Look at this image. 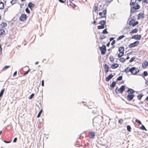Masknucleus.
<instances>
[{"mask_svg":"<svg viewBox=\"0 0 148 148\" xmlns=\"http://www.w3.org/2000/svg\"><path fill=\"white\" fill-rule=\"evenodd\" d=\"M38 62H36L35 63V64L37 65V64H38Z\"/></svg>","mask_w":148,"mask_h":148,"instance_id":"57","label":"nucleus"},{"mask_svg":"<svg viewBox=\"0 0 148 148\" xmlns=\"http://www.w3.org/2000/svg\"><path fill=\"white\" fill-rule=\"evenodd\" d=\"M139 43V42L138 41H136L133 43L130 44L129 45V47L132 48L135 47L138 45Z\"/></svg>","mask_w":148,"mask_h":148,"instance_id":"5","label":"nucleus"},{"mask_svg":"<svg viewBox=\"0 0 148 148\" xmlns=\"http://www.w3.org/2000/svg\"><path fill=\"white\" fill-rule=\"evenodd\" d=\"M136 0H131L130 3V5H133L136 3Z\"/></svg>","mask_w":148,"mask_h":148,"instance_id":"23","label":"nucleus"},{"mask_svg":"<svg viewBox=\"0 0 148 148\" xmlns=\"http://www.w3.org/2000/svg\"><path fill=\"white\" fill-rule=\"evenodd\" d=\"M109 59H110V61H111L112 62L114 60V57L112 56H110Z\"/></svg>","mask_w":148,"mask_h":148,"instance_id":"30","label":"nucleus"},{"mask_svg":"<svg viewBox=\"0 0 148 148\" xmlns=\"http://www.w3.org/2000/svg\"><path fill=\"white\" fill-rule=\"evenodd\" d=\"M34 4L31 2L29 3L28 4V7L31 9L32 8L34 7Z\"/></svg>","mask_w":148,"mask_h":148,"instance_id":"17","label":"nucleus"},{"mask_svg":"<svg viewBox=\"0 0 148 148\" xmlns=\"http://www.w3.org/2000/svg\"><path fill=\"white\" fill-rule=\"evenodd\" d=\"M141 129L142 130H147L146 128L145 127V126L143 125H142L141 127Z\"/></svg>","mask_w":148,"mask_h":148,"instance_id":"45","label":"nucleus"},{"mask_svg":"<svg viewBox=\"0 0 148 148\" xmlns=\"http://www.w3.org/2000/svg\"><path fill=\"white\" fill-rule=\"evenodd\" d=\"M131 68H130L129 67H127L125 70V72L126 73H127L129 72H131Z\"/></svg>","mask_w":148,"mask_h":148,"instance_id":"19","label":"nucleus"},{"mask_svg":"<svg viewBox=\"0 0 148 148\" xmlns=\"http://www.w3.org/2000/svg\"><path fill=\"white\" fill-rule=\"evenodd\" d=\"M27 18V16L25 14H22L20 18V20L21 21H24Z\"/></svg>","mask_w":148,"mask_h":148,"instance_id":"8","label":"nucleus"},{"mask_svg":"<svg viewBox=\"0 0 148 148\" xmlns=\"http://www.w3.org/2000/svg\"><path fill=\"white\" fill-rule=\"evenodd\" d=\"M10 66H5L3 68V70L4 71L6 70L7 69L9 68Z\"/></svg>","mask_w":148,"mask_h":148,"instance_id":"34","label":"nucleus"},{"mask_svg":"<svg viewBox=\"0 0 148 148\" xmlns=\"http://www.w3.org/2000/svg\"><path fill=\"white\" fill-rule=\"evenodd\" d=\"M106 10H104L102 12H99V14L100 16H101V18H102L106 17Z\"/></svg>","mask_w":148,"mask_h":148,"instance_id":"6","label":"nucleus"},{"mask_svg":"<svg viewBox=\"0 0 148 148\" xmlns=\"http://www.w3.org/2000/svg\"><path fill=\"white\" fill-rule=\"evenodd\" d=\"M17 74V71H16L13 74V76H14L15 75H16Z\"/></svg>","mask_w":148,"mask_h":148,"instance_id":"53","label":"nucleus"},{"mask_svg":"<svg viewBox=\"0 0 148 148\" xmlns=\"http://www.w3.org/2000/svg\"><path fill=\"white\" fill-rule=\"evenodd\" d=\"M42 86H44V81L43 80L42 81Z\"/></svg>","mask_w":148,"mask_h":148,"instance_id":"51","label":"nucleus"},{"mask_svg":"<svg viewBox=\"0 0 148 148\" xmlns=\"http://www.w3.org/2000/svg\"><path fill=\"white\" fill-rule=\"evenodd\" d=\"M139 71V70L138 68L133 67L131 68V73L132 74L135 75Z\"/></svg>","mask_w":148,"mask_h":148,"instance_id":"2","label":"nucleus"},{"mask_svg":"<svg viewBox=\"0 0 148 148\" xmlns=\"http://www.w3.org/2000/svg\"><path fill=\"white\" fill-rule=\"evenodd\" d=\"M134 95L133 94L129 95L127 96V99L129 101H130L132 99Z\"/></svg>","mask_w":148,"mask_h":148,"instance_id":"11","label":"nucleus"},{"mask_svg":"<svg viewBox=\"0 0 148 148\" xmlns=\"http://www.w3.org/2000/svg\"><path fill=\"white\" fill-rule=\"evenodd\" d=\"M42 112V110H41L40 111V112H39L38 115H37V117L38 118L39 117L40 115H41V114Z\"/></svg>","mask_w":148,"mask_h":148,"instance_id":"37","label":"nucleus"},{"mask_svg":"<svg viewBox=\"0 0 148 148\" xmlns=\"http://www.w3.org/2000/svg\"><path fill=\"white\" fill-rule=\"evenodd\" d=\"M124 50V47H121L119 48V53L118 54V57L119 58L121 57L124 54V52L123 51Z\"/></svg>","mask_w":148,"mask_h":148,"instance_id":"1","label":"nucleus"},{"mask_svg":"<svg viewBox=\"0 0 148 148\" xmlns=\"http://www.w3.org/2000/svg\"><path fill=\"white\" fill-rule=\"evenodd\" d=\"M7 24L5 22H2L0 24V26L2 28H3L6 26Z\"/></svg>","mask_w":148,"mask_h":148,"instance_id":"18","label":"nucleus"},{"mask_svg":"<svg viewBox=\"0 0 148 148\" xmlns=\"http://www.w3.org/2000/svg\"><path fill=\"white\" fill-rule=\"evenodd\" d=\"M103 33L104 34H106L108 33V32L107 31V29H104L103 31Z\"/></svg>","mask_w":148,"mask_h":148,"instance_id":"39","label":"nucleus"},{"mask_svg":"<svg viewBox=\"0 0 148 148\" xmlns=\"http://www.w3.org/2000/svg\"><path fill=\"white\" fill-rule=\"evenodd\" d=\"M138 29H135L132 30L130 32V33H136L138 32Z\"/></svg>","mask_w":148,"mask_h":148,"instance_id":"25","label":"nucleus"},{"mask_svg":"<svg viewBox=\"0 0 148 148\" xmlns=\"http://www.w3.org/2000/svg\"><path fill=\"white\" fill-rule=\"evenodd\" d=\"M148 66V62L146 61H144L142 63V66L143 68H145Z\"/></svg>","mask_w":148,"mask_h":148,"instance_id":"12","label":"nucleus"},{"mask_svg":"<svg viewBox=\"0 0 148 148\" xmlns=\"http://www.w3.org/2000/svg\"><path fill=\"white\" fill-rule=\"evenodd\" d=\"M116 84V83L115 82H112V84L110 85V87L112 88H113L115 86Z\"/></svg>","mask_w":148,"mask_h":148,"instance_id":"27","label":"nucleus"},{"mask_svg":"<svg viewBox=\"0 0 148 148\" xmlns=\"http://www.w3.org/2000/svg\"><path fill=\"white\" fill-rule=\"evenodd\" d=\"M146 99L147 100H148V96L146 98Z\"/></svg>","mask_w":148,"mask_h":148,"instance_id":"58","label":"nucleus"},{"mask_svg":"<svg viewBox=\"0 0 148 148\" xmlns=\"http://www.w3.org/2000/svg\"><path fill=\"white\" fill-rule=\"evenodd\" d=\"M122 76H120L117 79L118 81H120L122 80Z\"/></svg>","mask_w":148,"mask_h":148,"instance_id":"44","label":"nucleus"},{"mask_svg":"<svg viewBox=\"0 0 148 148\" xmlns=\"http://www.w3.org/2000/svg\"><path fill=\"white\" fill-rule=\"evenodd\" d=\"M127 92L129 94H132V93H134V91L133 90H132L131 89H130L128 90Z\"/></svg>","mask_w":148,"mask_h":148,"instance_id":"20","label":"nucleus"},{"mask_svg":"<svg viewBox=\"0 0 148 148\" xmlns=\"http://www.w3.org/2000/svg\"><path fill=\"white\" fill-rule=\"evenodd\" d=\"M115 43V40H114L112 42L111 44L112 45H113Z\"/></svg>","mask_w":148,"mask_h":148,"instance_id":"49","label":"nucleus"},{"mask_svg":"<svg viewBox=\"0 0 148 148\" xmlns=\"http://www.w3.org/2000/svg\"><path fill=\"white\" fill-rule=\"evenodd\" d=\"M129 58V56H127V58H126V60H128Z\"/></svg>","mask_w":148,"mask_h":148,"instance_id":"56","label":"nucleus"},{"mask_svg":"<svg viewBox=\"0 0 148 148\" xmlns=\"http://www.w3.org/2000/svg\"><path fill=\"white\" fill-rule=\"evenodd\" d=\"M4 91V89H3V90H2L1 91L0 93V97H1L2 96V95H3Z\"/></svg>","mask_w":148,"mask_h":148,"instance_id":"36","label":"nucleus"},{"mask_svg":"<svg viewBox=\"0 0 148 148\" xmlns=\"http://www.w3.org/2000/svg\"><path fill=\"white\" fill-rule=\"evenodd\" d=\"M113 75H112V74L109 75L106 78V80L107 81H109L110 79H111L113 77Z\"/></svg>","mask_w":148,"mask_h":148,"instance_id":"14","label":"nucleus"},{"mask_svg":"<svg viewBox=\"0 0 148 148\" xmlns=\"http://www.w3.org/2000/svg\"><path fill=\"white\" fill-rule=\"evenodd\" d=\"M119 60L120 61V62H123L125 61V59L124 58H120Z\"/></svg>","mask_w":148,"mask_h":148,"instance_id":"31","label":"nucleus"},{"mask_svg":"<svg viewBox=\"0 0 148 148\" xmlns=\"http://www.w3.org/2000/svg\"><path fill=\"white\" fill-rule=\"evenodd\" d=\"M98 9V6H95L94 7V12H96V11Z\"/></svg>","mask_w":148,"mask_h":148,"instance_id":"35","label":"nucleus"},{"mask_svg":"<svg viewBox=\"0 0 148 148\" xmlns=\"http://www.w3.org/2000/svg\"><path fill=\"white\" fill-rule=\"evenodd\" d=\"M95 132H90L89 134V136L91 138H94L95 136Z\"/></svg>","mask_w":148,"mask_h":148,"instance_id":"10","label":"nucleus"},{"mask_svg":"<svg viewBox=\"0 0 148 148\" xmlns=\"http://www.w3.org/2000/svg\"><path fill=\"white\" fill-rule=\"evenodd\" d=\"M143 95L141 94L139 95L138 96V100H140L141 99V98L142 97H143Z\"/></svg>","mask_w":148,"mask_h":148,"instance_id":"32","label":"nucleus"},{"mask_svg":"<svg viewBox=\"0 0 148 148\" xmlns=\"http://www.w3.org/2000/svg\"><path fill=\"white\" fill-rule=\"evenodd\" d=\"M127 130L128 131L130 132H131V127L130 125L127 126Z\"/></svg>","mask_w":148,"mask_h":148,"instance_id":"33","label":"nucleus"},{"mask_svg":"<svg viewBox=\"0 0 148 148\" xmlns=\"http://www.w3.org/2000/svg\"><path fill=\"white\" fill-rule=\"evenodd\" d=\"M96 23V21H94L93 22V23L95 24Z\"/></svg>","mask_w":148,"mask_h":148,"instance_id":"59","label":"nucleus"},{"mask_svg":"<svg viewBox=\"0 0 148 148\" xmlns=\"http://www.w3.org/2000/svg\"><path fill=\"white\" fill-rule=\"evenodd\" d=\"M143 1L144 2H146V3H148L147 0H143Z\"/></svg>","mask_w":148,"mask_h":148,"instance_id":"54","label":"nucleus"},{"mask_svg":"<svg viewBox=\"0 0 148 148\" xmlns=\"http://www.w3.org/2000/svg\"><path fill=\"white\" fill-rule=\"evenodd\" d=\"M17 138H15L14 140H13V142H16V140H17Z\"/></svg>","mask_w":148,"mask_h":148,"instance_id":"50","label":"nucleus"},{"mask_svg":"<svg viewBox=\"0 0 148 148\" xmlns=\"http://www.w3.org/2000/svg\"><path fill=\"white\" fill-rule=\"evenodd\" d=\"M25 1V0H21V1Z\"/></svg>","mask_w":148,"mask_h":148,"instance_id":"61","label":"nucleus"},{"mask_svg":"<svg viewBox=\"0 0 148 148\" xmlns=\"http://www.w3.org/2000/svg\"><path fill=\"white\" fill-rule=\"evenodd\" d=\"M119 64L117 63H115L112 65L111 66V68L114 69L117 68L119 66Z\"/></svg>","mask_w":148,"mask_h":148,"instance_id":"15","label":"nucleus"},{"mask_svg":"<svg viewBox=\"0 0 148 148\" xmlns=\"http://www.w3.org/2000/svg\"><path fill=\"white\" fill-rule=\"evenodd\" d=\"M1 17L0 16V20L1 19Z\"/></svg>","mask_w":148,"mask_h":148,"instance_id":"62","label":"nucleus"},{"mask_svg":"<svg viewBox=\"0 0 148 148\" xmlns=\"http://www.w3.org/2000/svg\"><path fill=\"white\" fill-rule=\"evenodd\" d=\"M26 12L28 13L29 14L30 13L29 11V9L28 8H27L25 9Z\"/></svg>","mask_w":148,"mask_h":148,"instance_id":"46","label":"nucleus"},{"mask_svg":"<svg viewBox=\"0 0 148 148\" xmlns=\"http://www.w3.org/2000/svg\"><path fill=\"white\" fill-rule=\"evenodd\" d=\"M132 8L135 10H138L140 8V6L137 3Z\"/></svg>","mask_w":148,"mask_h":148,"instance_id":"16","label":"nucleus"},{"mask_svg":"<svg viewBox=\"0 0 148 148\" xmlns=\"http://www.w3.org/2000/svg\"><path fill=\"white\" fill-rule=\"evenodd\" d=\"M125 37V36L123 35L120 36L117 39V40L119 41V40L122 39L123 38Z\"/></svg>","mask_w":148,"mask_h":148,"instance_id":"26","label":"nucleus"},{"mask_svg":"<svg viewBox=\"0 0 148 148\" xmlns=\"http://www.w3.org/2000/svg\"><path fill=\"white\" fill-rule=\"evenodd\" d=\"M141 38L140 35H136L133 36L132 37V38L136 40H139Z\"/></svg>","mask_w":148,"mask_h":148,"instance_id":"9","label":"nucleus"},{"mask_svg":"<svg viewBox=\"0 0 148 148\" xmlns=\"http://www.w3.org/2000/svg\"><path fill=\"white\" fill-rule=\"evenodd\" d=\"M123 122V120L122 119H119V123L121 124Z\"/></svg>","mask_w":148,"mask_h":148,"instance_id":"41","label":"nucleus"},{"mask_svg":"<svg viewBox=\"0 0 148 148\" xmlns=\"http://www.w3.org/2000/svg\"><path fill=\"white\" fill-rule=\"evenodd\" d=\"M101 39H103L105 38V37L104 35L101 36Z\"/></svg>","mask_w":148,"mask_h":148,"instance_id":"52","label":"nucleus"},{"mask_svg":"<svg viewBox=\"0 0 148 148\" xmlns=\"http://www.w3.org/2000/svg\"><path fill=\"white\" fill-rule=\"evenodd\" d=\"M5 32L3 29H0V34L1 35H3L5 34Z\"/></svg>","mask_w":148,"mask_h":148,"instance_id":"22","label":"nucleus"},{"mask_svg":"<svg viewBox=\"0 0 148 148\" xmlns=\"http://www.w3.org/2000/svg\"><path fill=\"white\" fill-rule=\"evenodd\" d=\"M142 0H138V1H141Z\"/></svg>","mask_w":148,"mask_h":148,"instance_id":"63","label":"nucleus"},{"mask_svg":"<svg viewBox=\"0 0 148 148\" xmlns=\"http://www.w3.org/2000/svg\"><path fill=\"white\" fill-rule=\"evenodd\" d=\"M100 50L101 51V53L102 54H104L106 52V47L104 45H103L101 47H100Z\"/></svg>","mask_w":148,"mask_h":148,"instance_id":"4","label":"nucleus"},{"mask_svg":"<svg viewBox=\"0 0 148 148\" xmlns=\"http://www.w3.org/2000/svg\"><path fill=\"white\" fill-rule=\"evenodd\" d=\"M125 87L124 86H122L121 87L119 88L118 89L116 88L115 90V91L116 93H118V92H119L120 93H122L123 91L125 90Z\"/></svg>","mask_w":148,"mask_h":148,"instance_id":"3","label":"nucleus"},{"mask_svg":"<svg viewBox=\"0 0 148 148\" xmlns=\"http://www.w3.org/2000/svg\"><path fill=\"white\" fill-rule=\"evenodd\" d=\"M16 1L14 0H12L11 1L10 3L12 4V5H13L16 3Z\"/></svg>","mask_w":148,"mask_h":148,"instance_id":"38","label":"nucleus"},{"mask_svg":"<svg viewBox=\"0 0 148 148\" xmlns=\"http://www.w3.org/2000/svg\"><path fill=\"white\" fill-rule=\"evenodd\" d=\"M138 23V21H135L134 20H131L129 22V24L130 25H132L133 26H134Z\"/></svg>","mask_w":148,"mask_h":148,"instance_id":"7","label":"nucleus"},{"mask_svg":"<svg viewBox=\"0 0 148 148\" xmlns=\"http://www.w3.org/2000/svg\"><path fill=\"white\" fill-rule=\"evenodd\" d=\"M34 96V93L32 94L31 95H30V97L29 98V99H32Z\"/></svg>","mask_w":148,"mask_h":148,"instance_id":"43","label":"nucleus"},{"mask_svg":"<svg viewBox=\"0 0 148 148\" xmlns=\"http://www.w3.org/2000/svg\"><path fill=\"white\" fill-rule=\"evenodd\" d=\"M114 39V38H110V41H112V40H113Z\"/></svg>","mask_w":148,"mask_h":148,"instance_id":"55","label":"nucleus"},{"mask_svg":"<svg viewBox=\"0 0 148 148\" xmlns=\"http://www.w3.org/2000/svg\"><path fill=\"white\" fill-rule=\"evenodd\" d=\"M106 22V21L105 20H102L100 22V23L102 25H104Z\"/></svg>","mask_w":148,"mask_h":148,"instance_id":"28","label":"nucleus"},{"mask_svg":"<svg viewBox=\"0 0 148 148\" xmlns=\"http://www.w3.org/2000/svg\"><path fill=\"white\" fill-rule=\"evenodd\" d=\"M135 121L136 122H138V123L140 125H141L142 124V123H141V121L137 119H136L135 120Z\"/></svg>","mask_w":148,"mask_h":148,"instance_id":"40","label":"nucleus"},{"mask_svg":"<svg viewBox=\"0 0 148 148\" xmlns=\"http://www.w3.org/2000/svg\"><path fill=\"white\" fill-rule=\"evenodd\" d=\"M148 75V73L146 71H145L143 72V73L142 74L141 76L143 77H144L145 76H147Z\"/></svg>","mask_w":148,"mask_h":148,"instance_id":"24","label":"nucleus"},{"mask_svg":"<svg viewBox=\"0 0 148 148\" xmlns=\"http://www.w3.org/2000/svg\"><path fill=\"white\" fill-rule=\"evenodd\" d=\"M104 71L106 73H107L108 71V69L109 67L106 64H105L104 67Z\"/></svg>","mask_w":148,"mask_h":148,"instance_id":"13","label":"nucleus"},{"mask_svg":"<svg viewBox=\"0 0 148 148\" xmlns=\"http://www.w3.org/2000/svg\"><path fill=\"white\" fill-rule=\"evenodd\" d=\"M5 11H4L3 12V14L4 15L5 14Z\"/></svg>","mask_w":148,"mask_h":148,"instance_id":"60","label":"nucleus"},{"mask_svg":"<svg viewBox=\"0 0 148 148\" xmlns=\"http://www.w3.org/2000/svg\"><path fill=\"white\" fill-rule=\"evenodd\" d=\"M59 0L60 2H61V3H64L66 1V0Z\"/></svg>","mask_w":148,"mask_h":148,"instance_id":"48","label":"nucleus"},{"mask_svg":"<svg viewBox=\"0 0 148 148\" xmlns=\"http://www.w3.org/2000/svg\"><path fill=\"white\" fill-rule=\"evenodd\" d=\"M135 59V58L134 57L132 58L129 61V62H133L134 61V60Z\"/></svg>","mask_w":148,"mask_h":148,"instance_id":"42","label":"nucleus"},{"mask_svg":"<svg viewBox=\"0 0 148 148\" xmlns=\"http://www.w3.org/2000/svg\"><path fill=\"white\" fill-rule=\"evenodd\" d=\"M29 69L28 70V71H27V72H26L24 74H23V75H26V74H27L29 72Z\"/></svg>","mask_w":148,"mask_h":148,"instance_id":"47","label":"nucleus"},{"mask_svg":"<svg viewBox=\"0 0 148 148\" xmlns=\"http://www.w3.org/2000/svg\"><path fill=\"white\" fill-rule=\"evenodd\" d=\"M4 8V4L3 2H1L0 3V9L2 10Z\"/></svg>","mask_w":148,"mask_h":148,"instance_id":"21","label":"nucleus"},{"mask_svg":"<svg viewBox=\"0 0 148 148\" xmlns=\"http://www.w3.org/2000/svg\"><path fill=\"white\" fill-rule=\"evenodd\" d=\"M104 28V25H102L101 26H99L97 27V29H103Z\"/></svg>","mask_w":148,"mask_h":148,"instance_id":"29","label":"nucleus"},{"mask_svg":"<svg viewBox=\"0 0 148 148\" xmlns=\"http://www.w3.org/2000/svg\"><path fill=\"white\" fill-rule=\"evenodd\" d=\"M109 2V1L110 0H107Z\"/></svg>","mask_w":148,"mask_h":148,"instance_id":"64","label":"nucleus"}]
</instances>
